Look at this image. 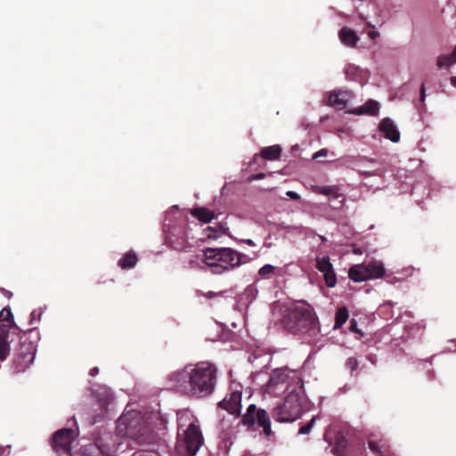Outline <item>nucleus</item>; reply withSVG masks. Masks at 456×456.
Returning <instances> with one entry per match:
<instances>
[{"label": "nucleus", "instance_id": "f257e3e1", "mask_svg": "<svg viewBox=\"0 0 456 456\" xmlns=\"http://www.w3.org/2000/svg\"><path fill=\"white\" fill-rule=\"evenodd\" d=\"M167 381L170 387L190 398H205L216 388L217 368L209 362L187 364L168 374Z\"/></svg>", "mask_w": 456, "mask_h": 456}, {"label": "nucleus", "instance_id": "bf43d9fd", "mask_svg": "<svg viewBox=\"0 0 456 456\" xmlns=\"http://www.w3.org/2000/svg\"><path fill=\"white\" fill-rule=\"evenodd\" d=\"M134 456H148V455L147 454H140V455L134 454Z\"/></svg>", "mask_w": 456, "mask_h": 456}, {"label": "nucleus", "instance_id": "5fc2aeb1", "mask_svg": "<svg viewBox=\"0 0 456 456\" xmlns=\"http://www.w3.org/2000/svg\"><path fill=\"white\" fill-rule=\"evenodd\" d=\"M110 399H111V398L108 397L106 401H104L103 403H101V406L105 407V406H106V404H109V403H110Z\"/></svg>", "mask_w": 456, "mask_h": 456}, {"label": "nucleus", "instance_id": "3c124183", "mask_svg": "<svg viewBox=\"0 0 456 456\" xmlns=\"http://www.w3.org/2000/svg\"><path fill=\"white\" fill-rule=\"evenodd\" d=\"M0 290L7 297H12V293L8 290H5L4 289H0Z\"/></svg>", "mask_w": 456, "mask_h": 456}, {"label": "nucleus", "instance_id": "393cba45", "mask_svg": "<svg viewBox=\"0 0 456 456\" xmlns=\"http://www.w3.org/2000/svg\"><path fill=\"white\" fill-rule=\"evenodd\" d=\"M192 216L196 217L199 221L203 224H208L215 217L214 211L207 208H197L191 210Z\"/></svg>", "mask_w": 456, "mask_h": 456}, {"label": "nucleus", "instance_id": "c03bdc74", "mask_svg": "<svg viewBox=\"0 0 456 456\" xmlns=\"http://www.w3.org/2000/svg\"><path fill=\"white\" fill-rule=\"evenodd\" d=\"M327 154H328V150L321 149L320 151H318L317 152L314 153V159H317L319 157H324V156H327Z\"/></svg>", "mask_w": 456, "mask_h": 456}, {"label": "nucleus", "instance_id": "9b49d317", "mask_svg": "<svg viewBox=\"0 0 456 456\" xmlns=\"http://www.w3.org/2000/svg\"><path fill=\"white\" fill-rule=\"evenodd\" d=\"M21 332L23 334L25 331L21 330L14 321L0 324V362L7 359L11 353V344L14 339V336Z\"/></svg>", "mask_w": 456, "mask_h": 456}, {"label": "nucleus", "instance_id": "b1692460", "mask_svg": "<svg viewBox=\"0 0 456 456\" xmlns=\"http://www.w3.org/2000/svg\"><path fill=\"white\" fill-rule=\"evenodd\" d=\"M256 424L263 428L265 435L271 434V421L269 414L264 409H258L256 414Z\"/></svg>", "mask_w": 456, "mask_h": 456}, {"label": "nucleus", "instance_id": "5701e85b", "mask_svg": "<svg viewBox=\"0 0 456 456\" xmlns=\"http://www.w3.org/2000/svg\"><path fill=\"white\" fill-rule=\"evenodd\" d=\"M281 148L278 144L265 147L260 152V156L266 160H276L280 158ZM259 157L258 154H255L254 160H256Z\"/></svg>", "mask_w": 456, "mask_h": 456}, {"label": "nucleus", "instance_id": "4468645a", "mask_svg": "<svg viewBox=\"0 0 456 456\" xmlns=\"http://www.w3.org/2000/svg\"><path fill=\"white\" fill-rule=\"evenodd\" d=\"M122 436L111 432H104L96 439L94 444L99 448L101 453L105 456H114L115 452L122 444Z\"/></svg>", "mask_w": 456, "mask_h": 456}, {"label": "nucleus", "instance_id": "09e8293b", "mask_svg": "<svg viewBox=\"0 0 456 456\" xmlns=\"http://www.w3.org/2000/svg\"><path fill=\"white\" fill-rule=\"evenodd\" d=\"M240 241L246 243L247 245H248L250 247H255L256 246V243L251 239L241 240Z\"/></svg>", "mask_w": 456, "mask_h": 456}, {"label": "nucleus", "instance_id": "e433bc0d", "mask_svg": "<svg viewBox=\"0 0 456 456\" xmlns=\"http://www.w3.org/2000/svg\"><path fill=\"white\" fill-rule=\"evenodd\" d=\"M46 309V306L44 308H41L40 310H33L30 314V321L29 323L32 324L35 322H40L42 314H44L45 310Z\"/></svg>", "mask_w": 456, "mask_h": 456}, {"label": "nucleus", "instance_id": "4d7b16f0", "mask_svg": "<svg viewBox=\"0 0 456 456\" xmlns=\"http://www.w3.org/2000/svg\"><path fill=\"white\" fill-rule=\"evenodd\" d=\"M322 241H326V238L322 235H318Z\"/></svg>", "mask_w": 456, "mask_h": 456}, {"label": "nucleus", "instance_id": "c85d7f7f", "mask_svg": "<svg viewBox=\"0 0 456 456\" xmlns=\"http://www.w3.org/2000/svg\"><path fill=\"white\" fill-rule=\"evenodd\" d=\"M257 409L256 404L252 403L250 404L246 413L242 416V423L244 425L252 426L256 424V414Z\"/></svg>", "mask_w": 456, "mask_h": 456}, {"label": "nucleus", "instance_id": "473e14b6", "mask_svg": "<svg viewBox=\"0 0 456 456\" xmlns=\"http://www.w3.org/2000/svg\"><path fill=\"white\" fill-rule=\"evenodd\" d=\"M419 101L416 103V108L419 110V111H425L426 110V86L425 83H422L419 88Z\"/></svg>", "mask_w": 456, "mask_h": 456}, {"label": "nucleus", "instance_id": "dca6fc26", "mask_svg": "<svg viewBox=\"0 0 456 456\" xmlns=\"http://www.w3.org/2000/svg\"><path fill=\"white\" fill-rule=\"evenodd\" d=\"M241 392L234 391L220 401L218 406L237 417L241 410Z\"/></svg>", "mask_w": 456, "mask_h": 456}, {"label": "nucleus", "instance_id": "f704fd0d", "mask_svg": "<svg viewBox=\"0 0 456 456\" xmlns=\"http://www.w3.org/2000/svg\"><path fill=\"white\" fill-rule=\"evenodd\" d=\"M322 273L324 276L326 285L330 288H333L337 283V278L333 269Z\"/></svg>", "mask_w": 456, "mask_h": 456}, {"label": "nucleus", "instance_id": "7c9ffc66", "mask_svg": "<svg viewBox=\"0 0 456 456\" xmlns=\"http://www.w3.org/2000/svg\"><path fill=\"white\" fill-rule=\"evenodd\" d=\"M347 446V441L343 436L338 435L336 438V445L334 447V452L339 456H342L345 449Z\"/></svg>", "mask_w": 456, "mask_h": 456}, {"label": "nucleus", "instance_id": "7ed1b4c3", "mask_svg": "<svg viewBox=\"0 0 456 456\" xmlns=\"http://www.w3.org/2000/svg\"><path fill=\"white\" fill-rule=\"evenodd\" d=\"M281 322L285 330L305 343L315 344L321 337L318 317L313 306L305 301H298L287 307Z\"/></svg>", "mask_w": 456, "mask_h": 456}, {"label": "nucleus", "instance_id": "864d4df0", "mask_svg": "<svg viewBox=\"0 0 456 456\" xmlns=\"http://www.w3.org/2000/svg\"><path fill=\"white\" fill-rule=\"evenodd\" d=\"M100 421L99 415L94 416V419L91 421V424H94L96 422Z\"/></svg>", "mask_w": 456, "mask_h": 456}, {"label": "nucleus", "instance_id": "f03ea898", "mask_svg": "<svg viewBox=\"0 0 456 456\" xmlns=\"http://www.w3.org/2000/svg\"><path fill=\"white\" fill-rule=\"evenodd\" d=\"M167 419L158 411H144L126 407L117 421V432L124 438L138 444H150L156 441L158 432L166 428Z\"/></svg>", "mask_w": 456, "mask_h": 456}, {"label": "nucleus", "instance_id": "a19ab883", "mask_svg": "<svg viewBox=\"0 0 456 456\" xmlns=\"http://www.w3.org/2000/svg\"><path fill=\"white\" fill-rule=\"evenodd\" d=\"M366 34L371 39H376L379 36V32L376 30L375 27L368 24V29L366 30Z\"/></svg>", "mask_w": 456, "mask_h": 456}, {"label": "nucleus", "instance_id": "f8f14e48", "mask_svg": "<svg viewBox=\"0 0 456 456\" xmlns=\"http://www.w3.org/2000/svg\"><path fill=\"white\" fill-rule=\"evenodd\" d=\"M439 190V184L433 177L423 175L419 180L411 185L410 193L414 197L418 204L425 199L436 194Z\"/></svg>", "mask_w": 456, "mask_h": 456}, {"label": "nucleus", "instance_id": "423d86ee", "mask_svg": "<svg viewBox=\"0 0 456 456\" xmlns=\"http://www.w3.org/2000/svg\"><path fill=\"white\" fill-rule=\"evenodd\" d=\"M205 264L216 274L232 270L249 261V257L231 248H208L204 252Z\"/></svg>", "mask_w": 456, "mask_h": 456}, {"label": "nucleus", "instance_id": "2eb2a0df", "mask_svg": "<svg viewBox=\"0 0 456 456\" xmlns=\"http://www.w3.org/2000/svg\"><path fill=\"white\" fill-rule=\"evenodd\" d=\"M354 98V94L348 89H337L328 93L327 103L338 110L346 109Z\"/></svg>", "mask_w": 456, "mask_h": 456}, {"label": "nucleus", "instance_id": "4be33fe9", "mask_svg": "<svg viewBox=\"0 0 456 456\" xmlns=\"http://www.w3.org/2000/svg\"><path fill=\"white\" fill-rule=\"evenodd\" d=\"M258 289L255 283L249 284L240 295L239 302L242 305H250L257 297Z\"/></svg>", "mask_w": 456, "mask_h": 456}, {"label": "nucleus", "instance_id": "aec40b11", "mask_svg": "<svg viewBox=\"0 0 456 456\" xmlns=\"http://www.w3.org/2000/svg\"><path fill=\"white\" fill-rule=\"evenodd\" d=\"M313 191L318 194L326 195L330 200L342 198L340 203H342L345 200L342 193L340 192L339 187L337 185L314 186L313 188Z\"/></svg>", "mask_w": 456, "mask_h": 456}, {"label": "nucleus", "instance_id": "a211bd4d", "mask_svg": "<svg viewBox=\"0 0 456 456\" xmlns=\"http://www.w3.org/2000/svg\"><path fill=\"white\" fill-rule=\"evenodd\" d=\"M344 72L347 80L359 82L361 84H363L368 78V74L365 69L352 63L346 65Z\"/></svg>", "mask_w": 456, "mask_h": 456}, {"label": "nucleus", "instance_id": "79ce46f5", "mask_svg": "<svg viewBox=\"0 0 456 456\" xmlns=\"http://www.w3.org/2000/svg\"><path fill=\"white\" fill-rule=\"evenodd\" d=\"M361 174L364 176V177H369V176H372V175H381V170L379 169H376V170H363L361 172Z\"/></svg>", "mask_w": 456, "mask_h": 456}, {"label": "nucleus", "instance_id": "ea45409f", "mask_svg": "<svg viewBox=\"0 0 456 456\" xmlns=\"http://www.w3.org/2000/svg\"><path fill=\"white\" fill-rule=\"evenodd\" d=\"M346 367L351 371L355 370L358 367L357 359L355 357H349L346 362Z\"/></svg>", "mask_w": 456, "mask_h": 456}, {"label": "nucleus", "instance_id": "4c0bfd02", "mask_svg": "<svg viewBox=\"0 0 456 456\" xmlns=\"http://www.w3.org/2000/svg\"><path fill=\"white\" fill-rule=\"evenodd\" d=\"M315 420H316V417L314 416V417H313V418L311 419V420H310L307 424H305V425L302 426V427L299 428V430H298V434H299V435H306V434H309V433H310V431L312 430V428H313V427H314V423H315Z\"/></svg>", "mask_w": 456, "mask_h": 456}, {"label": "nucleus", "instance_id": "6e6d98bb", "mask_svg": "<svg viewBox=\"0 0 456 456\" xmlns=\"http://www.w3.org/2000/svg\"><path fill=\"white\" fill-rule=\"evenodd\" d=\"M400 190H401V192H406V189L404 188V186H403V185H402V186L400 187Z\"/></svg>", "mask_w": 456, "mask_h": 456}, {"label": "nucleus", "instance_id": "39448f33", "mask_svg": "<svg viewBox=\"0 0 456 456\" xmlns=\"http://www.w3.org/2000/svg\"><path fill=\"white\" fill-rule=\"evenodd\" d=\"M296 384L288 387V392L282 403L274 407L273 418L278 422H293L308 410V399L303 387V380L292 372Z\"/></svg>", "mask_w": 456, "mask_h": 456}, {"label": "nucleus", "instance_id": "20e7f679", "mask_svg": "<svg viewBox=\"0 0 456 456\" xmlns=\"http://www.w3.org/2000/svg\"><path fill=\"white\" fill-rule=\"evenodd\" d=\"M198 419L189 410L177 412L175 451L180 456H194L203 444Z\"/></svg>", "mask_w": 456, "mask_h": 456}, {"label": "nucleus", "instance_id": "a878e982", "mask_svg": "<svg viewBox=\"0 0 456 456\" xmlns=\"http://www.w3.org/2000/svg\"><path fill=\"white\" fill-rule=\"evenodd\" d=\"M138 257L136 253L130 250L118 260V265L122 269H131L136 265Z\"/></svg>", "mask_w": 456, "mask_h": 456}, {"label": "nucleus", "instance_id": "f3484780", "mask_svg": "<svg viewBox=\"0 0 456 456\" xmlns=\"http://www.w3.org/2000/svg\"><path fill=\"white\" fill-rule=\"evenodd\" d=\"M379 132L393 142H398L401 138L400 131L390 118H384L379 125Z\"/></svg>", "mask_w": 456, "mask_h": 456}, {"label": "nucleus", "instance_id": "49530a36", "mask_svg": "<svg viewBox=\"0 0 456 456\" xmlns=\"http://www.w3.org/2000/svg\"><path fill=\"white\" fill-rule=\"evenodd\" d=\"M98 373H99V368L98 367H94L89 371V375L91 377H95L96 375H98Z\"/></svg>", "mask_w": 456, "mask_h": 456}, {"label": "nucleus", "instance_id": "0eeeda50", "mask_svg": "<svg viewBox=\"0 0 456 456\" xmlns=\"http://www.w3.org/2000/svg\"><path fill=\"white\" fill-rule=\"evenodd\" d=\"M39 332L31 328L20 337V342L12 355V368L15 373L25 372L34 362L37 352Z\"/></svg>", "mask_w": 456, "mask_h": 456}, {"label": "nucleus", "instance_id": "8fccbe9b", "mask_svg": "<svg viewBox=\"0 0 456 456\" xmlns=\"http://www.w3.org/2000/svg\"><path fill=\"white\" fill-rule=\"evenodd\" d=\"M428 379L433 380L435 379V371L433 370H429L428 373Z\"/></svg>", "mask_w": 456, "mask_h": 456}, {"label": "nucleus", "instance_id": "13d9d810", "mask_svg": "<svg viewBox=\"0 0 456 456\" xmlns=\"http://www.w3.org/2000/svg\"><path fill=\"white\" fill-rule=\"evenodd\" d=\"M4 451V448H3V447H1V446H0V456H2V454H3Z\"/></svg>", "mask_w": 456, "mask_h": 456}, {"label": "nucleus", "instance_id": "c9c22d12", "mask_svg": "<svg viewBox=\"0 0 456 456\" xmlns=\"http://www.w3.org/2000/svg\"><path fill=\"white\" fill-rule=\"evenodd\" d=\"M2 321L6 322V323H9V322L14 321L13 314H12L10 307H4L0 311V322H2Z\"/></svg>", "mask_w": 456, "mask_h": 456}, {"label": "nucleus", "instance_id": "37998d69", "mask_svg": "<svg viewBox=\"0 0 456 456\" xmlns=\"http://www.w3.org/2000/svg\"><path fill=\"white\" fill-rule=\"evenodd\" d=\"M286 195L288 197H289L290 199H292V200H297L300 199V195L297 192L293 191H288L286 192Z\"/></svg>", "mask_w": 456, "mask_h": 456}, {"label": "nucleus", "instance_id": "72a5a7b5", "mask_svg": "<svg viewBox=\"0 0 456 456\" xmlns=\"http://www.w3.org/2000/svg\"><path fill=\"white\" fill-rule=\"evenodd\" d=\"M101 453L99 448L94 444L85 445L81 456H99Z\"/></svg>", "mask_w": 456, "mask_h": 456}, {"label": "nucleus", "instance_id": "412c9836", "mask_svg": "<svg viewBox=\"0 0 456 456\" xmlns=\"http://www.w3.org/2000/svg\"><path fill=\"white\" fill-rule=\"evenodd\" d=\"M338 37L342 44L348 47L354 46L359 40V37L356 32L346 27L342 28L339 30Z\"/></svg>", "mask_w": 456, "mask_h": 456}, {"label": "nucleus", "instance_id": "603ef678", "mask_svg": "<svg viewBox=\"0 0 456 456\" xmlns=\"http://www.w3.org/2000/svg\"><path fill=\"white\" fill-rule=\"evenodd\" d=\"M450 80H451L452 86L456 87V77H452Z\"/></svg>", "mask_w": 456, "mask_h": 456}, {"label": "nucleus", "instance_id": "a18cd8bd", "mask_svg": "<svg viewBox=\"0 0 456 456\" xmlns=\"http://www.w3.org/2000/svg\"><path fill=\"white\" fill-rule=\"evenodd\" d=\"M223 293H224V292H218V293H216V292H213V291H208V292H207L206 294H204V296H205L207 298L210 299V298H213V297H216V296H221V295H223Z\"/></svg>", "mask_w": 456, "mask_h": 456}, {"label": "nucleus", "instance_id": "58836bf2", "mask_svg": "<svg viewBox=\"0 0 456 456\" xmlns=\"http://www.w3.org/2000/svg\"><path fill=\"white\" fill-rule=\"evenodd\" d=\"M274 269L275 267L273 265L266 264L258 270V274L262 277H266L273 273Z\"/></svg>", "mask_w": 456, "mask_h": 456}, {"label": "nucleus", "instance_id": "c756f323", "mask_svg": "<svg viewBox=\"0 0 456 456\" xmlns=\"http://www.w3.org/2000/svg\"><path fill=\"white\" fill-rule=\"evenodd\" d=\"M316 268L321 273H327V272L332 270L333 267L330 261V257L327 256L316 257Z\"/></svg>", "mask_w": 456, "mask_h": 456}, {"label": "nucleus", "instance_id": "bb28decb", "mask_svg": "<svg viewBox=\"0 0 456 456\" xmlns=\"http://www.w3.org/2000/svg\"><path fill=\"white\" fill-rule=\"evenodd\" d=\"M456 63V47L450 54H443L437 58V66L439 69H448Z\"/></svg>", "mask_w": 456, "mask_h": 456}, {"label": "nucleus", "instance_id": "6e6552de", "mask_svg": "<svg viewBox=\"0 0 456 456\" xmlns=\"http://www.w3.org/2000/svg\"><path fill=\"white\" fill-rule=\"evenodd\" d=\"M386 276L388 283H395L398 280L389 274H386L384 263L380 260L371 259L362 264L353 265L348 272L350 280L362 282L368 280H375Z\"/></svg>", "mask_w": 456, "mask_h": 456}, {"label": "nucleus", "instance_id": "cd10ccee", "mask_svg": "<svg viewBox=\"0 0 456 456\" xmlns=\"http://www.w3.org/2000/svg\"><path fill=\"white\" fill-rule=\"evenodd\" d=\"M348 317L349 313L346 307L342 306L338 308L335 314V323L333 326V330H338L341 328L348 320Z\"/></svg>", "mask_w": 456, "mask_h": 456}, {"label": "nucleus", "instance_id": "2f4dec72", "mask_svg": "<svg viewBox=\"0 0 456 456\" xmlns=\"http://www.w3.org/2000/svg\"><path fill=\"white\" fill-rule=\"evenodd\" d=\"M369 448L371 452H373L375 454H378L379 456H386L387 453V447L385 444H378L373 441L369 442Z\"/></svg>", "mask_w": 456, "mask_h": 456}, {"label": "nucleus", "instance_id": "052dcab7", "mask_svg": "<svg viewBox=\"0 0 456 456\" xmlns=\"http://www.w3.org/2000/svg\"><path fill=\"white\" fill-rule=\"evenodd\" d=\"M266 247H270L271 246V243H266L265 244Z\"/></svg>", "mask_w": 456, "mask_h": 456}, {"label": "nucleus", "instance_id": "ddd939ff", "mask_svg": "<svg viewBox=\"0 0 456 456\" xmlns=\"http://www.w3.org/2000/svg\"><path fill=\"white\" fill-rule=\"evenodd\" d=\"M77 436V430L72 428H61L53 436V448L59 455H69L71 452V444Z\"/></svg>", "mask_w": 456, "mask_h": 456}, {"label": "nucleus", "instance_id": "9d476101", "mask_svg": "<svg viewBox=\"0 0 456 456\" xmlns=\"http://www.w3.org/2000/svg\"><path fill=\"white\" fill-rule=\"evenodd\" d=\"M294 372L297 377H300L295 370H289L287 367L275 369L272 371L270 379L266 384V392L271 395L278 393L277 387L285 385V390L288 392V387H291L296 384L293 380Z\"/></svg>", "mask_w": 456, "mask_h": 456}, {"label": "nucleus", "instance_id": "6ab92c4d", "mask_svg": "<svg viewBox=\"0 0 456 456\" xmlns=\"http://www.w3.org/2000/svg\"><path fill=\"white\" fill-rule=\"evenodd\" d=\"M379 103L374 100H368L362 106L354 108L350 112L356 115H378Z\"/></svg>", "mask_w": 456, "mask_h": 456}, {"label": "nucleus", "instance_id": "de8ad7c7", "mask_svg": "<svg viewBox=\"0 0 456 456\" xmlns=\"http://www.w3.org/2000/svg\"><path fill=\"white\" fill-rule=\"evenodd\" d=\"M265 175L264 173H258L256 175H252L251 180H260L265 178Z\"/></svg>", "mask_w": 456, "mask_h": 456}, {"label": "nucleus", "instance_id": "1a4fd4ad", "mask_svg": "<svg viewBox=\"0 0 456 456\" xmlns=\"http://www.w3.org/2000/svg\"><path fill=\"white\" fill-rule=\"evenodd\" d=\"M178 206H172L168 211L166 213L165 222L163 224V229L165 232L166 242L170 245L173 248L176 250H183L187 248V233L185 230V221L181 220L179 222H175L170 220L169 223H167L169 216L177 211Z\"/></svg>", "mask_w": 456, "mask_h": 456}]
</instances>
